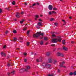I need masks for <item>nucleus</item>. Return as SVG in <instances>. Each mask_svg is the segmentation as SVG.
Masks as SVG:
<instances>
[{
	"mask_svg": "<svg viewBox=\"0 0 76 76\" xmlns=\"http://www.w3.org/2000/svg\"><path fill=\"white\" fill-rule=\"evenodd\" d=\"M2 12V10L0 8V13H1Z\"/></svg>",
	"mask_w": 76,
	"mask_h": 76,
	"instance_id": "nucleus-44",
	"label": "nucleus"
},
{
	"mask_svg": "<svg viewBox=\"0 0 76 76\" xmlns=\"http://www.w3.org/2000/svg\"><path fill=\"white\" fill-rule=\"evenodd\" d=\"M62 44H63V45H64L66 43V42H65V40H64L62 41Z\"/></svg>",
	"mask_w": 76,
	"mask_h": 76,
	"instance_id": "nucleus-14",
	"label": "nucleus"
},
{
	"mask_svg": "<svg viewBox=\"0 0 76 76\" xmlns=\"http://www.w3.org/2000/svg\"><path fill=\"white\" fill-rule=\"evenodd\" d=\"M1 54L2 57H6V54L4 53V52H1Z\"/></svg>",
	"mask_w": 76,
	"mask_h": 76,
	"instance_id": "nucleus-8",
	"label": "nucleus"
},
{
	"mask_svg": "<svg viewBox=\"0 0 76 76\" xmlns=\"http://www.w3.org/2000/svg\"><path fill=\"white\" fill-rule=\"evenodd\" d=\"M31 55H33V54H34L33 53V52H31Z\"/></svg>",
	"mask_w": 76,
	"mask_h": 76,
	"instance_id": "nucleus-56",
	"label": "nucleus"
},
{
	"mask_svg": "<svg viewBox=\"0 0 76 76\" xmlns=\"http://www.w3.org/2000/svg\"><path fill=\"white\" fill-rule=\"evenodd\" d=\"M22 15V14H23V12H22L21 13Z\"/></svg>",
	"mask_w": 76,
	"mask_h": 76,
	"instance_id": "nucleus-64",
	"label": "nucleus"
},
{
	"mask_svg": "<svg viewBox=\"0 0 76 76\" xmlns=\"http://www.w3.org/2000/svg\"><path fill=\"white\" fill-rule=\"evenodd\" d=\"M16 17H17V18H20V17L19 16V15L18 14H16Z\"/></svg>",
	"mask_w": 76,
	"mask_h": 76,
	"instance_id": "nucleus-36",
	"label": "nucleus"
},
{
	"mask_svg": "<svg viewBox=\"0 0 76 76\" xmlns=\"http://www.w3.org/2000/svg\"><path fill=\"white\" fill-rule=\"evenodd\" d=\"M36 61L37 63H39V62H41L42 61V58L41 57L39 58V59H37L36 60Z\"/></svg>",
	"mask_w": 76,
	"mask_h": 76,
	"instance_id": "nucleus-3",
	"label": "nucleus"
},
{
	"mask_svg": "<svg viewBox=\"0 0 76 76\" xmlns=\"http://www.w3.org/2000/svg\"><path fill=\"white\" fill-rule=\"evenodd\" d=\"M19 39L20 41V42H23V39L21 37H19Z\"/></svg>",
	"mask_w": 76,
	"mask_h": 76,
	"instance_id": "nucleus-13",
	"label": "nucleus"
},
{
	"mask_svg": "<svg viewBox=\"0 0 76 76\" xmlns=\"http://www.w3.org/2000/svg\"><path fill=\"white\" fill-rule=\"evenodd\" d=\"M49 63H51V62H52V60L51 59H50L49 60Z\"/></svg>",
	"mask_w": 76,
	"mask_h": 76,
	"instance_id": "nucleus-34",
	"label": "nucleus"
},
{
	"mask_svg": "<svg viewBox=\"0 0 76 76\" xmlns=\"http://www.w3.org/2000/svg\"><path fill=\"white\" fill-rule=\"evenodd\" d=\"M27 29H28V28H27V27H24V28L23 29V31H26Z\"/></svg>",
	"mask_w": 76,
	"mask_h": 76,
	"instance_id": "nucleus-20",
	"label": "nucleus"
},
{
	"mask_svg": "<svg viewBox=\"0 0 76 76\" xmlns=\"http://www.w3.org/2000/svg\"><path fill=\"white\" fill-rule=\"evenodd\" d=\"M54 25H56V26H57V25H58V24L57 23H54Z\"/></svg>",
	"mask_w": 76,
	"mask_h": 76,
	"instance_id": "nucleus-25",
	"label": "nucleus"
},
{
	"mask_svg": "<svg viewBox=\"0 0 76 76\" xmlns=\"http://www.w3.org/2000/svg\"><path fill=\"white\" fill-rule=\"evenodd\" d=\"M25 5H26V6L27 5V4H26V2L25 3Z\"/></svg>",
	"mask_w": 76,
	"mask_h": 76,
	"instance_id": "nucleus-63",
	"label": "nucleus"
},
{
	"mask_svg": "<svg viewBox=\"0 0 76 76\" xmlns=\"http://www.w3.org/2000/svg\"><path fill=\"white\" fill-rule=\"evenodd\" d=\"M24 56H27V53H24V54H23Z\"/></svg>",
	"mask_w": 76,
	"mask_h": 76,
	"instance_id": "nucleus-43",
	"label": "nucleus"
},
{
	"mask_svg": "<svg viewBox=\"0 0 76 76\" xmlns=\"http://www.w3.org/2000/svg\"><path fill=\"white\" fill-rule=\"evenodd\" d=\"M35 17H36V18H39V16H38L37 15H36Z\"/></svg>",
	"mask_w": 76,
	"mask_h": 76,
	"instance_id": "nucleus-37",
	"label": "nucleus"
},
{
	"mask_svg": "<svg viewBox=\"0 0 76 76\" xmlns=\"http://www.w3.org/2000/svg\"><path fill=\"white\" fill-rule=\"evenodd\" d=\"M38 26H42V23L41 22H39L38 23Z\"/></svg>",
	"mask_w": 76,
	"mask_h": 76,
	"instance_id": "nucleus-9",
	"label": "nucleus"
},
{
	"mask_svg": "<svg viewBox=\"0 0 76 76\" xmlns=\"http://www.w3.org/2000/svg\"><path fill=\"white\" fill-rule=\"evenodd\" d=\"M44 40L45 41H47V40H48V39L47 38L45 37L44 38Z\"/></svg>",
	"mask_w": 76,
	"mask_h": 76,
	"instance_id": "nucleus-23",
	"label": "nucleus"
},
{
	"mask_svg": "<svg viewBox=\"0 0 76 76\" xmlns=\"http://www.w3.org/2000/svg\"><path fill=\"white\" fill-rule=\"evenodd\" d=\"M51 45V46H52L53 47H54V46H56V45H55V44H52Z\"/></svg>",
	"mask_w": 76,
	"mask_h": 76,
	"instance_id": "nucleus-45",
	"label": "nucleus"
},
{
	"mask_svg": "<svg viewBox=\"0 0 76 76\" xmlns=\"http://www.w3.org/2000/svg\"><path fill=\"white\" fill-rule=\"evenodd\" d=\"M7 66L8 67H9V66H10V64H9V63H8V64H7Z\"/></svg>",
	"mask_w": 76,
	"mask_h": 76,
	"instance_id": "nucleus-39",
	"label": "nucleus"
},
{
	"mask_svg": "<svg viewBox=\"0 0 76 76\" xmlns=\"http://www.w3.org/2000/svg\"><path fill=\"white\" fill-rule=\"evenodd\" d=\"M52 37H56V36L54 34H52Z\"/></svg>",
	"mask_w": 76,
	"mask_h": 76,
	"instance_id": "nucleus-18",
	"label": "nucleus"
},
{
	"mask_svg": "<svg viewBox=\"0 0 76 76\" xmlns=\"http://www.w3.org/2000/svg\"><path fill=\"white\" fill-rule=\"evenodd\" d=\"M43 41H41V42H40V44L41 45H43Z\"/></svg>",
	"mask_w": 76,
	"mask_h": 76,
	"instance_id": "nucleus-27",
	"label": "nucleus"
},
{
	"mask_svg": "<svg viewBox=\"0 0 76 76\" xmlns=\"http://www.w3.org/2000/svg\"><path fill=\"white\" fill-rule=\"evenodd\" d=\"M16 40H17V39H16V38L15 37L13 39V41H14V42H15V41H16Z\"/></svg>",
	"mask_w": 76,
	"mask_h": 76,
	"instance_id": "nucleus-16",
	"label": "nucleus"
},
{
	"mask_svg": "<svg viewBox=\"0 0 76 76\" xmlns=\"http://www.w3.org/2000/svg\"><path fill=\"white\" fill-rule=\"evenodd\" d=\"M36 4H37V5H39V3H38V2H37V3H36Z\"/></svg>",
	"mask_w": 76,
	"mask_h": 76,
	"instance_id": "nucleus-55",
	"label": "nucleus"
},
{
	"mask_svg": "<svg viewBox=\"0 0 76 76\" xmlns=\"http://www.w3.org/2000/svg\"><path fill=\"white\" fill-rule=\"evenodd\" d=\"M61 57H64V55L63 54L61 53L60 56Z\"/></svg>",
	"mask_w": 76,
	"mask_h": 76,
	"instance_id": "nucleus-33",
	"label": "nucleus"
},
{
	"mask_svg": "<svg viewBox=\"0 0 76 76\" xmlns=\"http://www.w3.org/2000/svg\"><path fill=\"white\" fill-rule=\"evenodd\" d=\"M25 71H26V72H28V69H24V72H25Z\"/></svg>",
	"mask_w": 76,
	"mask_h": 76,
	"instance_id": "nucleus-30",
	"label": "nucleus"
},
{
	"mask_svg": "<svg viewBox=\"0 0 76 76\" xmlns=\"http://www.w3.org/2000/svg\"><path fill=\"white\" fill-rule=\"evenodd\" d=\"M17 32V31L15 30H14L13 31V33L14 34H16V33Z\"/></svg>",
	"mask_w": 76,
	"mask_h": 76,
	"instance_id": "nucleus-24",
	"label": "nucleus"
},
{
	"mask_svg": "<svg viewBox=\"0 0 76 76\" xmlns=\"http://www.w3.org/2000/svg\"><path fill=\"white\" fill-rule=\"evenodd\" d=\"M24 72H25V69H20L19 71V72L20 73H22Z\"/></svg>",
	"mask_w": 76,
	"mask_h": 76,
	"instance_id": "nucleus-5",
	"label": "nucleus"
},
{
	"mask_svg": "<svg viewBox=\"0 0 76 76\" xmlns=\"http://www.w3.org/2000/svg\"><path fill=\"white\" fill-rule=\"evenodd\" d=\"M56 55L57 56L59 57L60 56V55H61V53H60V52H58L56 54Z\"/></svg>",
	"mask_w": 76,
	"mask_h": 76,
	"instance_id": "nucleus-12",
	"label": "nucleus"
},
{
	"mask_svg": "<svg viewBox=\"0 0 76 76\" xmlns=\"http://www.w3.org/2000/svg\"><path fill=\"white\" fill-rule=\"evenodd\" d=\"M71 43L72 44H74V42H73V41H71Z\"/></svg>",
	"mask_w": 76,
	"mask_h": 76,
	"instance_id": "nucleus-54",
	"label": "nucleus"
},
{
	"mask_svg": "<svg viewBox=\"0 0 76 76\" xmlns=\"http://www.w3.org/2000/svg\"><path fill=\"white\" fill-rule=\"evenodd\" d=\"M48 76H53V74H48Z\"/></svg>",
	"mask_w": 76,
	"mask_h": 76,
	"instance_id": "nucleus-19",
	"label": "nucleus"
},
{
	"mask_svg": "<svg viewBox=\"0 0 76 76\" xmlns=\"http://www.w3.org/2000/svg\"><path fill=\"white\" fill-rule=\"evenodd\" d=\"M52 42L53 43H57V42H58L57 39L56 38H55L52 39Z\"/></svg>",
	"mask_w": 76,
	"mask_h": 76,
	"instance_id": "nucleus-2",
	"label": "nucleus"
},
{
	"mask_svg": "<svg viewBox=\"0 0 76 76\" xmlns=\"http://www.w3.org/2000/svg\"><path fill=\"white\" fill-rule=\"evenodd\" d=\"M59 66L60 67H63V64H61V65H59Z\"/></svg>",
	"mask_w": 76,
	"mask_h": 76,
	"instance_id": "nucleus-38",
	"label": "nucleus"
},
{
	"mask_svg": "<svg viewBox=\"0 0 76 76\" xmlns=\"http://www.w3.org/2000/svg\"><path fill=\"white\" fill-rule=\"evenodd\" d=\"M64 63H65L64 61H63L62 62V64H63H63H64Z\"/></svg>",
	"mask_w": 76,
	"mask_h": 76,
	"instance_id": "nucleus-53",
	"label": "nucleus"
},
{
	"mask_svg": "<svg viewBox=\"0 0 76 76\" xmlns=\"http://www.w3.org/2000/svg\"><path fill=\"white\" fill-rule=\"evenodd\" d=\"M69 19H72V17H69Z\"/></svg>",
	"mask_w": 76,
	"mask_h": 76,
	"instance_id": "nucleus-58",
	"label": "nucleus"
},
{
	"mask_svg": "<svg viewBox=\"0 0 76 76\" xmlns=\"http://www.w3.org/2000/svg\"><path fill=\"white\" fill-rule=\"evenodd\" d=\"M57 61L56 60H54L53 61V64H56V63H57Z\"/></svg>",
	"mask_w": 76,
	"mask_h": 76,
	"instance_id": "nucleus-21",
	"label": "nucleus"
},
{
	"mask_svg": "<svg viewBox=\"0 0 76 76\" xmlns=\"http://www.w3.org/2000/svg\"><path fill=\"white\" fill-rule=\"evenodd\" d=\"M47 56H50V53L48 52L47 53Z\"/></svg>",
	"mask_w": 76,
	"mask_h": 76,
	"instance_id": "nucleus-47",
	"label": "nucleus"
},
{
	"mask_svg": "<svg viewBox=\"0 0 76 76\" xmlns=\"http://www.w3.org/2000/svg\"><path fill=\"white\" fill-rule=\"evenodd\" d=\"M53 10H57V8L54 7V8H53Z\"/></svg>",
	"mask_w": 76,
	"mask_h": 76,
	"instance_id": "nucleus-35",
	"label": "nucleus"
},
{
	"mask_svg": "<svg viewBox=\"0 0 76 76\" xmlns=\"http://www.w3.org/2000/svg\"><path fill=\"white\" fill-rule=\"evenodd\" d=\"M69 75L70 76H72L73 75V72H71L69 73Z\"/></svg>",
	"mask_w": 76,
	"mask_h": 76,
	"instance_id": "nucleus-22",
	"label": "nucleus"
},
{
	"mask_svg": "<svg viewBox=\"0 0 76 76\" xmlns=\"http://www.w3.org/2000/svg\"><path fill=\"white\" fill-rule=\"evenodd\" d=\"M61 40H62V39H61V38L60 37H58V39H57V40L58 41V42H60L61 41Z\"/></svg>",
	"mask_w": 76,
	"mask_h": 76,
	"instance_id": "nucleus-6",
	"label": "nucleus"
},
{
	"mask_svg": "<svg viewBox=\"0 0 76 76\" xmlns=\"http://www.w3.org/2000/svg\"><path fill=\"white\" fill-rule=\"evenodd\" d=\"M26 67L27 69H31V67L29 66H26Z\"/></svg>",
	"mask_w": 76,
	"mask_h": 76,
	"instance_id": "nucleus-15",
	"label": "nucleus"
},
{
	"mask_svg": "<svg viewBox=\"0 0 76 76\" xmlns=\"http://www.w3.org/2000/svg\"><path fill=\"white\" fill-rule=\"evenodd\" d=\"M39 20L40 22H42V20H41V19H39Z\"/></svg>",
	"mask_w": 76,
	"mask_h": 76,
	"instance_id": "nucleus-52",
	"label": "nucleus"
},
{
	"mask_svg": "<svg viewBox=\"0 0 76 76\" xmlns=\"http://www.w3.org/2000/svg\"><path fill=\"white\" fill-rule=\"evenodd\" d=\"M27 46H28L29 45V42H28L27 43Z\"/></svg>",
	"mask_w": 76,
	"mask_h": 76,
	"instance_id": "nucleus-40",
	"label": "nucleus"
},
{
	"mask_svg": "<svg viewBox=\"0 0 76 76\" xmlns=\"http://www.w3.org/2000/svg\"><path fill=\"white\" fill-rule=\"evenodd\" d=\"M51 66V65L50 64H49L48 63H47V64L46 66V67L47 69H48V68H49Z\"/></svg>",
	"mask_w": 76,
	"mask_h": 76,
	"instance_id": "nucleus-7",
	"label": "nucleus"
},
{
	"mask_svg": "<svg viewBox=\"0 0 76 76\" xmlns=\"http://www.w3.org/2000/svg\"><path fill=\"white\" fill-rule=\"evenodd\" d=\"M7 10H8V11H9L10 9H9V8H8V9H7Z\"/></svg>",
	"mask_w": 76,
	"mask_h": 76,
	"instance_id": "nucleus-61",
	"label": "nucleus"
},
{
	"mask_svg": "<svg viewBox=\"0 0 76 76\" xmlns=\"http://www.w3.org/2000/svg\"><path fill=\"white\" fill-rule=\"evenodd\" d=\"M62 21H63V22H65V20H62Z\"/></svg>",
	"mask_w": 76,
	"mask_h": 76,
	"instance_id": "nucleus-60",
	"label": "nucleus"
},
{
	"mask_svg": "<svg viewBox=\"0 0 76 76\" xmlns=\"http://www.w3.org/2000/svg\"><path fill=\"white\" fill-rule=\"evenodd\" d=\"M24 21H25V20L24 19H23V20H21V21H20V23H23Z\"/></svg>",
	"mask_w": 76,
	"mask_h": 76,
	"instance_id": "nucleus-17",
	"label": "nucleus"
},
{
	"mask_svg": "<svg viewBox=\"0 0 76 76\" xmlns=\"http://www.w3.org/2000/svg\"><path fill=\"white\" fill-rule=\"evenodd\" d=\"M73 75H74V76H76V72L75 71L73 73Z\"/></svg>",
	"mask_w": 76,
	"mask_h": 76,
	"instance_id": "nucleus-29",
	"label": "nucleus"
},
{
	"mask_svg": "<svg viewBox=\"0 0 76 76\" xmlns=\"http://www.w3.org/2000/svg\"><path fill=\"white\" fill-rule=\"evenodd\" d=\"M37 18H35V20H37Z\"/></svg>",
	"mask_w": 76,
	"mask_h": 76,
	"instance_id": "nucleus-57",
	"label": "nucleus"
},
{
	"mask_svg": "<svg viewBox=\"0 0 76 76\" xmlns=\"http://www.w3.org/2000/svg\"><path fill=\"white\" fill-rule=\"evenodd\" d=\"M52 13H51V12H49V15H51Z\"/></svg>",
	"mask_w": 76,
	"mask_h": 76,
	"instance_id": "nucleus-48",
	"label": "nucleus"
},
{
	"mask_svg": "<svg viewBox=\"0 0 76 76\" xmlns=\"http://www.w3.org/2000/svg\"><path fill=\"white\" fill-rule=\"evenodd\" d=\"M36 4V3H34L32 5V7H34V6H35V5Z\"/></svg>",
	"mask_w": 76,
	"mask_h": 76,
	"instance_id": "nucleus-41",
	"label": "nucleus"
},
{
	"mask_svg": "<svg viewBox=\"0 0 76 76\" xmlns=\"http://www.w3.org/2000/svg\"><path fill=\"white\" fill-rule=\"evenodd\" d=\"M15 71H13L11 72V73L12 75H14V73H15Z\"/></svg>",
	"mask_w": 76,
	"mask_h": 76,
	"instance_id": "nucleus-31",
	"label": "nucleus"
},
{
	"mask_svg": "<svg viewBox=\"0 0 76 76\" xmlns=\"http://www.w3.org/2000/svg\"><path fill=\"white\" fill-rule=\"evenodd\" d=\"M6 45H4L3 46V48H6Z\"/></svg>",
	"mask_w": 76,
	"mask_h": 76,
	"instance_id": "nucleus-50",
	"label": "nucleus"
},
{
	"mask_svg": "<svg viewBox=\"0 0 76 76\" xmlns=\"http://www.w3.org/2000/svg\"><path fill=\"white\" fill-rule=\"evenodd\" d=\"M48 8L50 10H53V6L51 5H50L48 7Z\"/></svg>",
	"mask_w": 76,
	"mask_h": 76,
	"instance_id": "nucleus-4",
	"label": "nucleus"
},
{
	"mask_svg": "<svg viewBox=\"0 0 76 76\" xmlns=\"http://www.w3.org/2000/svg\"><path fill=\"white\" fill-rule=\"evenodd\" d=\"M47 65V63H44L42 64V66L44 67H46V66Z\"/></svg>",
	"mask_w": 76,
	"mask_h": 76,
	"instance_id": "nucleus-10",
	"label": "nucleus"
},
{
	"mask_svg": "<svg viewBox=\"0 0 76 76\" xmlns=\"http://www.w3.org/2000/svg\"><path fill=\"white\" fill-rule=\"evenodd\" d=\"M52 14H56V12L54 11H53L52 12Z\"/></svg>",
	"mask_w": 76,
	"mask_h": 76,
	"instance_id": "nucleus-32",
	"label": "nucleus"
},
{
	"mask_svg": "<svg viewBox=\"0 0 76 76\" xmlns=\"http://www.w3.org/2000/svg\"><path fill=\"white\" fill-rule=\"evenodd\" d=\"M63 50H64L65 51H67V48L64 46L63 47Z\"/></svg>",
	"mask_w": 76,
	"mask_h": 76,
	"instance_id": "nucleus-11",
	"label": "nucleus"
},
{
	"mask_svg": "<svg viewBox=\"0 0 76 76\" xmlns=\"http://www.w3.org/2000/svg\"><path fill=\"white\" fill-rule=\"evenodd\" d=\"M60 72V70L59 69H58V73H59Z\"/></svg>",
	"mask_w": 76,
	"mask_h": 76,
	"instance_id": "nucleus-51",
	"label": "nucleus"
},
{
	"mask_svg": "<svg viewBox=\"0 0 76 76\" xmlns=\"http://www.w3.org/2000/svg\"><path fill=\"white\" fill-rule=\"evenodd\" d=\"M42 37L40 38V39H42V38H44L43 36Z\"/></svg>",
	"mask_w": 76,
	"mask_h": 76,
	"instance_id": "nucleus-62",
	"label": "nucleus"
},
{
	"mask_svg": "<svg viewBox=\"0 0 76 76\" xmlns=\"http://www.w3.org/2000/svg\"><path fill=\"white\" fill-rule=\"evenodd\" d=\"M40 35H42V37H43L44 35V33H42L41 32H37L36 34H34L33 35V37L34 38H38Z\"/></svg>",
	"mask_w": 76,
	"mask_h": 76,
	"instance_id": "nucleus-1",
	"label": "nucleus"
},
{
	"mask_svg": "<svg viewBox=\"0 0 76 76\" xmlns=\"http://www.w3.org/2000/svg\"><path fill=\"white\" fill-rule=\"evenodd\" d=\"M54 20V18H51V19L50 20V21H53Z\"/></svg>",
	"mask_w": 76,
	"mask_h": 76,
	"instance_id": "nucleus-49",
	"label": "nucleus"
},
{
	"mask_svg": "<svg viewBox=\"0 0 76 76\" xmlns=\"http://www.w3.org/2000/svg\"><path fill=\"white\" fill-rule=\"evenodd\" d=\"M39 26H37V28H38V29H39Z\"/></svg>",
	"mask_w": 76,
	"mask_h": 76,
	"instance_id": "nucleus-59",
	"label": "nucleus"
},
{
	"mask_svg": "<svg viewBox=\"0 0 76 76\" xmlns=\"http://www.w3.org/2000/svg\"><path fill=\"white\" fill-rule=\"evenodd\" d=\"M27 34L28 35L29 34V31H28L27 32Z\"/></svg>",
	"mask_w": 76,
	"mask_h": 76,
	"instance_id": "nucleus-42",
	"label": "nucleus"
},
{
	"mask_svg": "<svg viewBox=\"0 0 76 76\" xmlns=\"http://www.w3.org/2000/svg\"><path fill=\"white\" fill-rule=\"evenodd\" d=\"M7 33H8V31H6L5 32V34H7Z\"/></svg>",
	"mask_w": 76,
	"mask_h": 76,
	"instance_id": "nucleus-46",
	"label": "nucleus"
},
{
	"mask_svg": "<svg viewBox=\"0 0 76 76\" xmlns=\"http://www.w3.org/2000/svg\"><path fill=\"white\" fill-rule=\"evenodd\" d=\"M15 1H13L12 2V4L13 5H15Z\"/></svg>",
	"mask_w": 76,
	"mask_h": 76,
	"instance_id": "nucleus-26",
	"label": "nucleus"
},
{
	"mask_svg": "<svg viewBox=\"0 0 76 76\" xmlns=\"http://www.w3.org/2000/svg\"><path fill=\"white\" fill-rule=\"evenodd\" d=\"M28 60V59L27 58H25L24 59V62H26V61H27Z\"/></svg>",
	"mask_w": 76,
	"mask_h": 76,
	"instance_id": "nucleus-28",
	"label": "nucleus"
}]
</instances>
